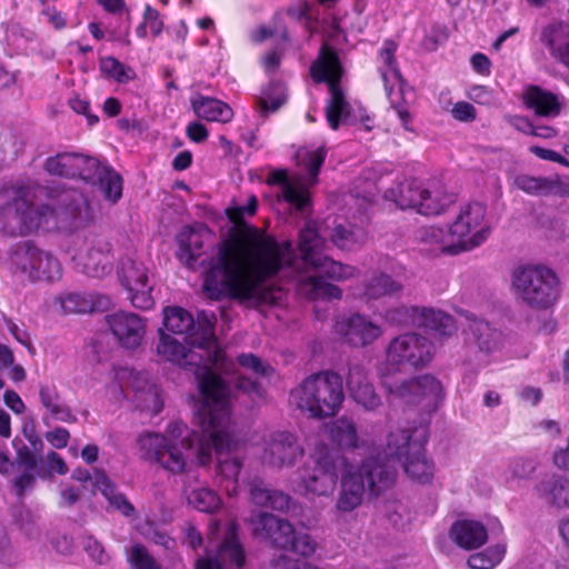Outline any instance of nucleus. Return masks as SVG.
<instances>
[{"label": "nucleus", "instance_id": "f257e3e1", "mask_svg": "<svg viewBox=\"0 0 569 569\" xmlns=\"http://www.w3.org/2000/svg\"><path fill=\"white\" fill-rule=\"evenodd\" d=\"M257 198L251 196L246 206L227 209L234 224L218 246L203 279V288L212 299H237L254 306L276 305L282 297L281 288L270 287L268 280L284 267L299 282V290L310 299H340L339 287L320 277L307 274L317 271L336 281H346L359 274L356 267L331 260L322 253L325 230L308 221L300 231L297 257L290 241L278 242L263 230L244 223L246 216H253Z\"/></svg>", "mask_w": 569, "mask_h": 569}, {"label": "nucleus", "instance_id": "f03ea898", "mask_svg": "<svg viewBox=\"0 0 569 569\" xmlns=\"http://www.w3.org/2000/svg\"><path fill=\"white\" fill-rule=\"evenodd\" d=\"M193 423L201 436L180 420L170 422L162 433L143 432L136 442L138 455L171 473L187 471L193 462L207 465L218 455V478L229 496L238 493V476L242 462L232 453L239 442L234 439L230 390L208 372L198 375V391L189 397Z\"/></svg>", "mask_w": 569, "mask_h": 569}, {"label": "nucleus", "instance_id": "7ed1b4c3", "mask_svg": "<svg viewBox=\"0 0 569 569\" xmlns=\"http://www.w3.org/2000/svg\"><path fill=\"white\" fill-rule=\"evenodd\" d=\"M31 196L32 189L24 182L6 187L0 192V229L24 236L38 229L76 230L93 219L89 200L78 191L63 192L59 210L48 204L36 207Z\"/></svg>", "mask_w": 569, "mask_h": 569}, {"label": "nucleus", "instance_id": "20e7f679", "mask_svg": "<svg viewBox=\"0 0 569 569\" xmlns=\"http://www.w3.org/2000/svg\"><path fill=\"white\" fill-rule=\"evenodd\" d=\"M432 356L433 346L427 338L417 333L396 337L387 348L386 363L379 368L382 386L395 397L419 406L428 412L433 411L443 397V389L438 379L425 375L411 380H399L395 376L402 366H426Z\"/></svg>", "mask_w": 569, "mask_h": 569}, {"label": "nucleus", "instance_id": "39448f33", "mask_svg": "<svg viewBox=\"0 0 569 569\" xmlns=\"http://www.w3.org/2000/svg\"><path fill=\"white\" fill-rule=\"evenodd\" d=\"M159 342L157 345V355L164 361L178 365L180 367L196 366V382L198 383V375L208 372L217 377L228 389V385L221 375L230 377L237 387L252 398H261L263 390L258 382L259 377H267L272 371L271 367L261 362L252 353L240 355L237 363L227 359L224 351L221 349V360L218 363L210 361L203 350L197 346L189 345L184 340L180 342L176 337L170 336L163 329L158 330ZM198 391L191 392L188 398Z\"/></svg>", "mask_w": 569, "mask_h": 569}, {"label": "nucleus", "instance_id": "423d86ee", "mask_svg": "<svg viewBox=\"0 0 569 569\" xmlns=\"http://www.w3.org/2000/svg\"><path fill=\"white\" fill-rule=\"evenodd\" d=\"M491 233L487 209L480 202L468 203L460 209L456 220L448 227H427L421 240L441 252L457 254L480 247Z\"/></svg>", "mask_w": 569, "mask_h": 569}, {"label": "nucleus", "instance_id": "0eeeda50", "mask_svg": "<svg viewBox=\"0 0 569 569\" xmlns=\"http://www.w3.org/2000/svg\"><path fill=\"white\" fill-rule=\"evenodd\" d=\"M395 467L379 462L376 458L370 457L360 466L348 461V467L340 476L335 501L336 511L340 515L353 512L363 503L367 488L378 495L395 480Z\"/></svg>", "mask_w": 569, "mask_h": 569}, {"label": "nucleus", "instance_id": "6e6552de", "mask_svg": "<svg viewBox=\"0 0 569 569\" xmlns=\"http://www.w3.org/2000/svg\"><path fill=\"white\" fill-rule=\"evenodd\" d=\"M311 77L317 82H326L329 86L330 98L326 107V118L331 129L336 130L340 122L363 124L366 130L371 129V118L366 110L350 107L339 87L342 68L337 53L325 43L318 59L310 69Z\"/></svg>", "mask_w": 569, "mask_h": 569}, {"label": "nucleus", "instance_id": "1a4fd4ad", "mask_svg": "<svg viewBox=\"0 0 569 569\" xmlns=\"http://www.w3.org/2000/svg\"><path fill=\"white\" fill-rule=\"evenodd\" d=\"M326 153L323 147H303L297 151V164L306 170L308 176H290L284 169L270 172L267 182L278 187L277 201H284L292 208L303 211L309 204V189L317 182L318 172L325 161Z\"/></svg>", "mask_w": 569, "mask_h": 569}, {"label": "nucleus", "instance_id": "9d476101", "mask_svg": "<svg viewBox=\"0 0 569 569\" xmlns=\"http://www.w3.org/2000/svg\"><path fill=\"white\" fill-rule=\"evenodd\" d=\"M343 398L342 379L332 371L311 375L290 392L293 407L318 419L336 415Z\"/></svg>", "mask_w": 569, "mask_h": 569}, {"label": "nucleus", "instance_id": "9b49d317", "mask_svg": "<svg viewBox=\"0 0 569 569\" xmlns=\"http://www.w3.org/2000/svg\"><path fill=\"white\" fill-rule=\"evenodd\" d=\"M426 441L423 427H395L388 432L385 455L400 462L412 481L427 483L433 478L435 466L426 455Z\"/></svg>", "mask_w": 569, "mask_h": 569}, {"label": "nucleus", "instance_id": "f8f14e48", "mask_svg": "<svg viewBox=\"0 0 569 569\" xmlns=\"http://www.w3.org/2000/svg\"><path fill=\"white\" fill-rule=\"evenodd\" d=\"M46 170L50 174L68 178L80 177L87 182L98 184L104 198L111 203L121 198V176L97 158L78 153H60L46 161Z\"/></svg>", "mask_w": 569, "mask_h": 569}, {"label": "nucleus", "instance_id": "ddd939ff", "mask_svg": "<svg viewBox=\"0 0 569 569\" xmlns=\"http://www.w3.org/2000/svg\"><path fill=\"white\" fill-rule=\"evenodd\" d=\"M300 476L301 493L306 497H330L349 459L337 449L319 442L309 456Z\"/></svg>", "mask_w": 569, "mask_h": 569}, {"label": "nucleus", "instance_id": "4468645a", "mask_svg": "<svg viewBox=\"0 0 569 569\" xmlns=\"http://www.w3.org/2000/svg\"><path fill=\"white\" fill-rule=\"evenodd\" d=\"M162 328L170 336H180L189 343L203 350L210 361L221 360V348L214 337L213 319L204 312L194 319L190 312L180 307H166L162 311Z\"/></svg>", "mask_w": 569, "mask_h": 569}, {"label": "nucleus", "instance_id": "2eb2a0df", "mask_svg": "<svg viewBox=\"0 0 569 569\" xmlns=\"http://www.w3.org/2000/svg\"><path fill=\"white\" fill-rule=\"evenodd\" d=\"M511 290L526 305L536 309H548L560 296L556 272L542 264H523L511 273Z\"/></svg>", "mask_w": 569, "mask_h": 569}, {"label": "nucleus", "instance_id": "dca6fc26", "mask_svg": "<svg viewBox=\"0 0 569 569\" xmlns=\"http://www.w3.org/2000/svg\"><path fill=\"white\" fill-rule=\"evenodd\" d=\"M206 553V557L197 560L196 569H240L246 557L238 540L236 523H229L221 531L220 523L211 521Z\"/></svg>", "mask_w": 569, "mask_h": 569}, {"label": "nucleus", "instance_id": "f3484780", "mask_svg": "<svg viewBox=\"0 0 569 569\" xmlns=\"http://www.w3.org/2000/svg\"><path fill=\"white\" fill-rule=\"evenodd\" d=\"M253 535L270 541L273 546L290 549L293 552L310 557L317 548L316 541L305 530H297L286 520L270 513H259L250 519Z\"/></svg>", "mask_w": 569, "mask_h": 569}, {"label": "nucleus", "instance_id": "a211bd4d", "mask_svg": "<svg viewBox=\"0 0 569 569\" xmlns=\"http://www.w3.org/2000/svg\"><path fill=\"white\" fill-rule=\"evenodd\" d=\"M14 274L31 282H53L62 277V266L51 252L24 243L17 248L10 257Z\"/></svg>", "mask_w": 569, "mask_h": 569}, {"label": "nucleus", "instance_id": "6ab92c4d", "mask_svg": "<svg viewBox=\"0 0 569 569\" xmlns=\"http://www.w3.org/2000/svg\"><path fill=\"white\" fill-rule=\"evenodd\" d=\"M118 277L134 308L141 310L153 308L154 282L149 263L139 258L127 257L120 263Z\"/></svg>", "mask_w": 569, "mask_h": 569}, {"label": "nucleus", "instance_id": "aec40b11", "mask_svg": "<svg viewBox=\"0 0 569 569\" xmlns=\"http://www.w3.org/2000/svg\"><path fill=\"white\" fill-rule=\"evenodd\" d=\"M382 317L389 323L416 326L437 337L450 336L456 331V322L452 317L433 308L401 306L387 310Z\"/></svg>", "mask_w": 569, "mask_h": 569}, {"label": "nucleus", "instance_id": "412c9836", "mask_svg": "<svg viewBox=\"0 0 569 569\" xmlns=\"http://www.w3.org/2000/svg\"><path fill=\"white\" fill-rule=\"evenodd\" d=\"M305 456L298 437L288 431L272 432L264 441L262 461L276 468H290Z\"/></svg>", "mask_w": 569, "mask_h": 569}, {"label": "nucleus", "instance_id": "4be33fe9", "mask_svg": "<svg viewBox=\"0 0 569 569\" xmlns=\"http://www.w3.org/2000/svg\"><path fill=\"white\" fill-rule=\"evenodd\" d=\"M74 267L90 276L102 277L111 270L108 252L97 247L93 241L77 239L68 250Z\"/></svg>", "mask_w": 569, "mask_h": 569}, {"label": "nucleus", "instance_id": "5701e85b", "mask_svg": "<svg viewBox=\"0 0 569 569\" xmlns=\"http://www.w3.org/2000/svg\"><path fill=\"white\" fill-rule=\"evenodd\" d=\"M107 323L121 347L137 349L147 333V319L129 311H119L107 317Z\"/></svg>", "mask_w": 569, "mask_h": 569}, {"label": "nucleus", "instance_id": "b1692460", "mask_svg": "<svg viewBox=\"0 0 569 569\" xmlns=\"http://www.w3.org/2000/svg\"><path fill=\"white\" fill-rule=\"evenodd\" d=\"M213 233L200 223L183 227L177 234L178 259L189 268H194L204 247L211 244Z\"/></svg>", "mask_w": 569, "mask_h": 569}, {"label": "nucleus", "instance_id": "393cba45", "mask_svg": "<svg viewBox=\"0 0 569 569\" xmlns=\"http://www.w3.org/2000/svg\"><path fill=\"white\" fill-rule=\"evenodd\" d=\"M146 392L152 397L158 410V389L149 385L148 376L144 372L129 368H121L114 372L113 380L108 385L106 392L111 401L119 402L128 397L129 390Z\"/></svg>", "mask_w": 569, "mask_h": 569}, {"label": "nucleus", "instance_id": "a878e982", "mask_svg": "<svg viewBox=\"0 0 569 569\" xmlns=\"http://www.w3.org/2000/svg\"><path fill=\"white\" fill-rule=\"evenodd\" d=\"M72 478L87 488L86 483L90 482L94 490H99L109 503L118 509L123 516L130 517L134 515V507L131 502L120 492H118L114 483L101 470H94L91 475L87 470L77 469L72 473Z\"/></svg>", "mask_w": 569, "mask_h": 569}, {"label": "nucleus", "instance_id": "bb28decb", "mask_svg": "<svg viewBox=\"0 0 569 569\" xmlns=\"http://www.w3.org/2000/svg\"><path fill=\"white\" fill-rule=\"evenodd\" d=\"M336 331L355 347L370 345L382 335L380 326L358 313L339 320Z\"/></svg>", "mask_w": 569, "mask_h": 569}, {"label": "nucleus", "instance_id": "cd10ccee", "mask_svg": "<svg viewBox=\"0 0 569 569\" xmlns=\"http://www.w3.org/2000/svg\"><path fill=\"white\" fill-rule=\"evenodd\" d=\"M525 107L535 114L546 118H555L565 107V98L551 91L543 90L539 86H528L522 93Z\"/></svg>", "mask_w": 569, "mask_h": 569}, {"label": "nucleus", "instance_id": "c85d7f7f", "mask_svg": "<svg viewBox=\"0 0 569 569\" xmlns=\"http://www.w3.org/2000/svg\"><path fill=\"white\" fill-rule=\"evenodd\" d=\"M541 43L557 61L569 69V22L555 21L543 27Z\"/></svg>", "mask_w": 569, "mask_h": 569}, {"label": "nucleus", "instance_id": "c756f323", "mask_svg": "<svg viewBox=\"0 0 569 569\" xmlns=\"http://www.w3.org/2000/svg\"><path fill=\"white\" fill-rule=\"evenodd\" d=\"M286 19L290 20H302L309 19V6L305 1H298L286 11H279L273 18L272 27H260L252 32V40L254 42H262L268 38L287 39V31L283 26Z\"/></svg>", "mask_w": 569, "mask_h": 569}, {"label": "nucleus", "instance_id": "7c9ffc66", "mask_svg": "<svg viewBox=\"0 0 569 569\" xmlns=\"http://www.w3.org/2000/svg\"><path fill=\"white\" fill-rule=\"evenodd\" d=\"M515 186L533 196L541 194H559L565 196L569 193V181L561 179L558 176L543 178L532 177L528 174H520L515 178Z\"/></svg>", "mask_w": 569, "mask_h": 569}, {"label": "nucleus", "instance_id": "2f4dec72", "mask_svg": "<svg viewBox=\"0 0 569 569\" xmlns=\"http://www.w3.org/2000/svg\"><path fill=\"white\" fill-rule=\"evenodd\" d=\"M396 50L397 44L393 41H386L379 56V71L385 83L386 93L392 103L395 102L392 96L400 93L402 90V79L395 60Z\"/></svg>", "mask_w": 569, "mask_h": 569}, {"label": "nucleus", "instance_id": "473e14b6", "mask_svg": "<svg viewBox=\"0 0 569 569\" xmlns=\"http://www.w3.org/2000/svg\"><path fill=\"white\" fill-rule=\"evenodd\" d=\"M347 387L353 400L365 409L373 410L381 405L380 397L375 392L362 368L353 367L350 369Z\"/></svg>", "mask_w": 569, "mask_h": 569}, {"label": "nucleus", "instance_id": "72a5a7b5", "mask_svg": "<svg viewBox=\"0 0 569 569\" xmlns=\"http://www.w3.org/2000/svg\"><path fill=\"white\" fill-rule=\"evenodd\" d=\"M450 538L461 548L471 550L486 543V527L476 520H458L450 528Z\"/></svg>", "mask_w": 569, "mask_h": 569}, {"label": "nucleus", "instance_id": "f704fd0d", "mask_svg": "<svg viewBox=\"0 0 569 569\" xmlns=\"http://www.w3.org/2000/svg\"><path fill=\"white\" fill-rule=\"evenodd\" d=\"M455 202V197L438 183L423 184L418 198L417 212L436 216L446 211Z\"/></svg>", "mask_w": 569, "mask_h": 569}, {"label": "nucleus", "instance_id": "c9c22d12", "mask_svg": "<svg viewBox=\"0 0 569 569\" xmlns=\"http://www.w3.org/2000/svg\"><path fill=\"white\" fill-rule=\"evenodd\" d=\"M326 431L329 439L339 449H360L365 441L358 436L355 422L346 417H341L326 425Z\"/></svg>", "mask_w": 569, "mask_h": 569}, {"label": "nucleus", "instance_id": "e433bc0d", "mask_svg": "<svg viewBox=\"0 0 569 569\" xmlns=\"http://www.w3.org/2000/svg\"><path fill=\"white\" fill-rule=\"evenodd\" d=\"M468 330L475 338L480 352L485 357H492L500 348V333L493 330L488 322L476 317H466Z\"/></svg>", "mask_w": 569, "mask_h": 569}, {"label": "nucleus", "instance_id": "4c0bfd02", "mask_svg": "<svg viewBox=\"0 0 569 569\" xmlns=\"http://www.w3.org/2000/svg\"><path fill=\"white\" fill-rule=\"evenodd\" d=\"M538 496L549 505L563 509L569 508V480L561 476H552L536 487Z\"/></svg>", "mask_w": 569, "mask_h": 569}, {"label": "nucleus", "instance_id": "58836bf2", "mask_svg": "<svg viewBox=\"0 0 569 569\" xmlns=\"http://www.w3.org/2000/svg\"><path fill=\"white\" fill-rule=\"evenodd\" d=\"M191 106L197 117L207 121L229 122L233 117L232 109L214 98L198 94L191 99Z\"/></svg>", "mask_w": 569, "mask_h": 569}, {"label": "nucleus", "instance_id": "ea45409f", "mask_svg": "<svg viewBox=\"0 0 569 569\" xmlns=\"http://www.w3.org/2000/svg\"><path fill=\"white\" fill-rule=\"evenodd\" d=\"M423 183L417 179H406L386 192V198L401 209H417Z\"/></svg>", "mask_w": 569, "mask_h": 569}, {"label": "nucleus", "instance_id": "a19ab883", "mask_svg": "<svg viewBox=\"0 0 569 569\" xmlns=\"http://www.w3.org/2000/svg\"><path fill=\"white\" fill-rule=\"evenodd\" d=\"M402 284L386 273H376L365 284L360 297L365 300H373L383 296H392L400 292Z\"/></svg>", "mask_w": 569, "mask_h": 569}, {"label": "nucleus", "instance_id": "79ce46f5", "mask_svg": "<svg viewBox=\"0 0 569 569\" xmlns=\"http://www.w3.org/2000/svg\"><path fill=\"white\" fill-rule=\"evenodd\" d=\"M331 241L342 250H355L368 239L367 232L359 227L337 226L330 234Z\"/></svg>", "mask_w": 569, "mask_h": 569}, {"label": "nucleus", "instance_id": "37998d69", "mask_svg": "<svg viewBox=\"0 0 569 569\" xmlns=\"http://www.w3.org/2000/svg\"><path fill=\"white\" fill-rule=\"evenodd\" d=\"M40 400L42 406L51 416L62 422H73L76 417L70 409L60 400L54 388L43 386L40 388Z\"/></svg>", "mask_w": 569, "mask_h": 569}, {"label": "nucleus", "instance_id": "c03bdc74", "mask_svg": "<svg viewBox=\"0 0 569 569\" xmlns=\"http://www.w3.org/2000/svg\"><path fill=\"white\" fill-rule=\"evenodd\" d=\"M286 101L284 87L280 82H271L266 87L258 101V111L261 116L276 112Z\"/></svg>", "mask_w": 569, "mask_h": 569}, {"label": "nucleus", "instance_id": "a18cd8bd", "mask_svg": "<svg viewBox=\"0 0 569 569\" xmlns=\"http://www.w3.org/2000/svg\"><path fill=\"white\" fill-rule=\"evenodd\" d=\"M506 555V546L497 543L481 552L473 553L468 559V566L471 569H493L498 566Z\"/></svg>", "mask_w": 569, "mask_h": 569}, {"label": "nucleus", "instance_id": "49530a36", "mask_svg": "<svg viewBox=\"0 0 569 569\" xmlns=\"http://www.w3.org/2000/svg\"><path fill=\"white\" fill-rule=\"evenodd\" d=\"M188 502L202 512H214L221 507L220 497L209 488H197L189 492Z\"/></svg>", "mask_w": 569, "mask_h": 569}, {"label": "nucleus", "instance_id": "de8ad7c7", "mask_svg": "<svg viewBox=\"0 0 569 569\" xmlns=\"http://www.w3.org/2000/svg\"><path fill=\"white\" fill-rule=\"evenodd\" d=\"M136 528L143 537L157 545L163 546L167 549L172 548L173 540L159 528L158 523L149 515H144L143 519H139Z\"/></svg>", "mask_w": 569, "mask_h": 569}, {"label": "nucleus", "instance_id": "09e8293b", "mask_svg": "<svg viewBox=\"0 0 569 569\" xmlns=\"http://www.w3.org/2000/svg\"><path fill=\"white\" fill-rule=\"evenodd\" d=\"M101 72L118 82H126L133 77V71L112 57H104L100 60Z\"/></svg>", "mask_w": 569, "mask_h": 569}, {"label": "nucleus", "instance_id": "8fccbe9b", "mask_svg": "<svg viewBox=\"0 0 569 569\" xmlns=\"http://www.w3.org/2000/svg\"><path fill=\"white\" fill-rule=\"evenodd\" d=\"M58 301L64 312L83 313L92 310V301L80 293L63 295Z\"/></svg>", "mask_w": 569, "mask_h": 569}, {"label": "nucleus", "instance_id": "3c124183", "mask_svg": "<svg viewBox=\"0 0 569 569\" xmlns=\"http://www.w3.org/2000/svg\"><path fill=\"white\" fill-rule=\"evenodd\" d=\"M128 560L132 569H161L159 563L141 545H133L128 551Z\"/></svg>", "mask_w": 569, "mask_h": 569}, {"label": "nucleus", "instance_id": "603ef678", "mask_svg": "<svg viewBox=\"0 0 569 569\" xmlns=\"http://www.w3.org/2000/svg\"><path fill=\"white\" fill-rule=\"evenodd\" d=\"M23 463L27 467V470L23 471L19 477L14 480V488L17 490L18 496H23L26 491L33 488L36 483V475L34 470L37 467V461L33 457H27L22 459Z\"/></svg>", "mask_w": 569, "mask_h": 569}, {"label": "nucleus", "instance_id": "864d4df0", "mask_svg": "<svg viewBox=\"0 0 569 569\" xmlns=\"http://www.w3.org/2000/svg\"><path fill=\"white\" fill-rule=\"evenodd\" d=\"M467 98L476 103L489 106L495 100V94L491 89L485 86L475 84L468 88L466 92Z\"/></svg>", "mask_w": 569, "mask_h": 569}, {"label": "nucleus", "instance_id": "5fc2aeb1", "mask_svg": "<svg viewBox=\"0 0 569 569\" xmlns=\"http://www.w3.org/2000/svg\"><path fill=\"white\" fill-rule=\"evenodd\" d=\"M17 556L3 528H0V563L3 566H11L16 562Z\"/></svg>", "mask_w": 569, "mask_h": 569}, {"label": "nucleus", "instance_id": "6e6d98bb", "mask_svg": "<svg viewBox=\"0 0 569 569\" xmlns=\"http://www.w3.org/2000/svg\"><path fill=\"white\" fill-rule=\"evenodd\" d=\"M84 550L88 556L97 563L103 565L109 560V556L103 549L102 545L93 538H88L84 541Z\"/></svg>", "mask_w": 569, "mask_h": 569}, {"label": "nucleus", "instance_id": "4d7b16f0", "mask_svg": "<svg viewBox=\"0 0 569 569\" xmlns=\"http://www.w3.org/2000/svg\"><path fill=\"white\" fill-rule=\"evenodd\" d=\"M452 117L462 122L473 121L477 117L476 108L466 101H459L451 109Z\"/></svg>", "mask_w": 569, "mask_h": 569}, {"label": "nucleus", "instance_id": "13d9d810", "mask_svg": "<svg viewBox=\"0 0 569 569\" xmlns=\"http://www.w3.org/2000/svg\"><path fill=\"white\" fill-rule=\"evenodd\" d=\"M68 466L64 460L54 451H50L46 456V473L51 477L53 473L66 475Z\"/></svg>", "mask_w": 569, "mask_h": 569}, {"label": "nucleus", "instance_id": "bf43d9fd", "mask_svg": "<svg viewBox=\"0 0 569 569\" xmlns=\"http://www.w3.org/2000/svg\"><path fill=\"white\" fill-rule=\"evenodd\" d=\"M529 151L537 156L539 159L552 161L561 164L565 168H569V160L553 150L545 149L538 146H531L529 147Z\"/></svg>", "mask_w": 569, "mask_h": 569}, {"label": "nucleus", "instance_id": "052dcab7", "mask_svg": "<svg viewBox=\"0 0 569 569\" xmlns=\"http://www.w3.org/2000/svg\"><path fill=\"white\" fill-rule=\"evenodd\" d=\"M69 104L73 111L87 117L89 126H93L99 121V118L90 113V104L86 99L73 97L69 100Z\"/></svg>", "mask_w": 569, "mask_h": 569}, {"label": "nucleus", "instance_id": "680f3d73", "mask_svg": "<svg viewBox=\"0 0 569 569\" xmlns=\"http://www.w3.org/2000/svg\"><path fill=\"white\" fill-rule=\"evenodd\" d=\"M143 20L153 36H159L161 33L163 22L160 19L159 12L156 9L151 8L150 6H147L143 13Z\"/></svg>", "mask_w": 569, "mask_h": 569}, {"label": "nucleus", "instance_id": "e2e57ef3", "mask_svg": "<svg viewBox=\"0 0 569 569\" xmlns=\"http://www.w3.org/2000/svg\"><path fill=\"white\" fill-rule=\"evenodd\" d=\"M70 433L64 428H56L46 433L47 441L57 449L64 448L68 445Z\"/></svg>", "mask_w": 569, "mask_h": 569}, {"label": "nucleus", "instance_id": "0e129e2a", "mask_svg": "<svg viewBox=\"0 0 569 569\" xmlns=\"http://www.w3.org/2000/svg\"><path fill=\"white\" fill-rule=\"evenodd\" d=\"M445 38V33L438 27H432L430 31L426 34V38L421 42V47L426 51H435L438 47V43Z\"/></svg>", "mask_w": 569, "mask_h": 569}, {"label": "nucleus", "instance_id": "69168bd1", "mask_svg": "<svg viewBox=\"0 0 569 569\" xmlns=\"http://www.w3.org/2000/svg\"><path fill=\"white\" fill-rule=\"evenodd\" d=\"M4 403L17 415H20L24 411L26 406L22 401L21 397L12 390H8L3 396Z\"/></svg>", "mask_w": 569, "mask_h": 569}, {"label": "nucleus", "instance_id": "338daca9", "mask_svg": "<svg viewBox=\"0 0 569 569\" xmlns=\"http://www.w3.org/2000/svg\"><path fill=\"white\" fill-rule=\"evenodd\" d=\"M553 463L559 469H569V438L563 447H559L552 455Z\"/></svg>", "mask_w": 569, "mask_h": 569}, {"label": "nucleus", "instance_id": "774afa93", "mask_svg": "<svg viewBox=\"0 0 569 569\" xmlns=\"http://www.w3.org/2000/svg\"><path fill=\"white\" fill-rule=\"evenodd\" d=\"M184 542L193 550L203 545L201 533L192 525H188L184 529Z\"/></svg>", "mask_w": 569, "mask_h": 569}]
</instances>
